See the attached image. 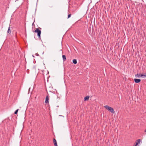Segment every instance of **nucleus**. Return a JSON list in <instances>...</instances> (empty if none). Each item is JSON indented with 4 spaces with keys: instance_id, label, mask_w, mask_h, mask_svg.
Wrapping results in <instances>:
<instances>
[{
    "instance_id": "1",
    "label": "nucleus",
    "mask_w": 146,
    "mask_h": 146,
    "mask_svg": "<svg viewBox=\"0 0 146 146\" xmlns=\"http://www.w3.org/2000/svg\"><path fill=\"white\" fill-rule=\"evenodd\" d=\"M104 108L108 110L111 113L113 114H114L115 113V111H114L113 109V108L110 107L108 105L105 106H104Z\"/></svg>"
},
{
    "instance_id": "2",
    "label": "nucleus",
    "mask_w": 146,
    "mask_h": 146,
    "mask_svg": "<svg viewBox=\"0 0 146 146\" xmlns=\"http://www.w3.org/2000/svg\"><path fill=\"white\" fill-rule=\"evenodd\" d=\"M35 33H37V35L39 38H40V34L41 33V31L39 30L38 29H36V30L35 31Z\"/></svg>"
},
{
    "instance_id": "3",
    "label": "nucleus",
    "mask_w": 146,
    "mask_h": 146,
    "mask_svg": "<svg viewBox=\"0 0 146 146\" xmlns=\"http://www.w3.org/2000/svg\"><path fill=\"white\" fill-rule=\"evenodd\" d=\"M142 142L141 140V139H138L137 140V142H136V144L135 146H137L139 144L141 143Z\"/></svg>"
},
{
    "instance_id": "4",
    "label": "nucleus",
    "mask_w": 146,
    "mask_h": 146,
    "mask_svg": "<svg viewBox=\"0 0 146 146\" xmlns=\"http://www.w3.org/2000/svg\"><path fill=\"white\" fill-rule=\"evenodd\" d=\"M141 80L140 79H134V81L135 83H139L141 81Z\"/></svg>"
},
{
    "instance_id": "5",
    "label": "nucleus",
    "mask_w": 146,
    "mask_h": 146,
    "mask_svg": "<svg viewBox=\"0 0 146 146\" xmlns=\"http://www.w3.org/2000/svg\"><path fill=\"white\" fill-rule=\"evenodd\" d=\"M48 103V96H46L45 98V103L47 104Z\"/></svg>"
},
{
    "instance_id": "6",
    "label": "nucleus",
    "mask_w": 146,
    "mask_h": 146,
    "mask_svg": "<svg viewBox=\"0 0 146 146\" xmlns=\"http://www.w3.org/2000/svg\"><path fill=\"white\" fill-rule=\"evenodd\" d=\"M53 142H54V145L55 146H57V143L56 140L55 139H53Z\"/></svg>"
},
{
    "instance_id": "7",
    "label": "nucleus",
    "mask_w": 146,
    "mask_h": 146,
    "mask_svg": "<svg viewBox=\"0 0 146 146\" xmlns=\"http://www.w3.org/2000/svg\"><path fill=\"white\" fill-rule=\"evenodd\" d=\"M72 62L73 64H76L77 62V60L76 59H73V60Z\"/></svg>"
},
{
    "instance_id": "8",
    "label": "nucleus",
    "mask_w": 146,
    "mask_h": 146,
    "mask_svg": "<svg viewBox=\"0 0 146 146\" xmlns=\"http://www.w3.org/2000/svg\"><path fill=\"white\" fill-rule=\"evenodd\" d=\"M63 60V61H65L66 60V56L65 55H63L62 56Z\"/></svg>"
},
{
    "instance_id": "9",
    "label": "nucleus",
    "mask_w": 146,
    "mask_h": 146,
    "mask_svg": "<svg viewBox=\"0 0 146 146\" xmlns=\"http://www.w3.org/2000/svg\"><path fill=\"white\" fill-rule=\"evenodd\" d=\"M89 98V96H87L84 98V100L85 101L88 100Z\"/></svg>"
},
{
    "instance_id": "10",
    "label": "nucleus",
    "mask_w": 146,
    "mask_h": 146,
    "mask_svg": "<svg viewBox=\"0 0 146 146\" xmlns=\"http://www.w3.org/2000/svg\"><path fill=\"white\" fill-rule=\"evenodd\" d=\"M7 33H11V31L10 30V27H9V28H8V31H7Z\"/></svg>"
},
{
    "instance_id": "11",
    "label": "nucleus",
    "mask_w": 146,
    "mask_h": 146,
    "mask_svg": "<svg viewBox=\"0 0 146 146\" xmlns=\"http://www.w3.org/2000/svg\"><path fill=\"white\" fill-rule=\"evenodd\" d=\"M140 77H146V74H145V75L143 74H140Z\"/></svg>"
},
{
    "instance_id": "12",
    "label": "nucleus",
    "mask_w": 146,
    "mask_h": 146,
    "mask_svg": "<svg viewBox=\"0 0 146 146\" xmlns=\"http://www.w3.org/2000/svg\"><path fill=\"white\" fill-rule=\"evenodd\" d=\"M19 110V109H18L17 110L15 111V112H14V113L15 114H16L17 113V112H18V111Z\"/></svg>"
},
{
    "instance_id": "13",
    "label": "nucleus",
    "mask_w": 146,
    "mask_h": 146,
    "mask_svg": "<svg viewBox=\"0 0 146 146\" xmlns=\"http://www.w3.org/2000/svg\"><path fill=\"white\" fill-rule=\"evenodd\" d=\"M140 74H136L135 75V77L137 76V77H140Z\"/></svg>"
},
{
    "instance_id": "14",
    "label": "nucleus",
    "mask_w": 146,
    "mask_h": 146,
    "mask_svg": "<svg viewBox=\"0 0 146 146\" xmlns=\"http://www.w3.org/2000/svg\"><path fill=\"white\" fill-rule=\"evenodd\" d=\"M71 14H69L68 15V19L69 18H70L71 16Z\"/></svg>"
},
{
    "instance_id": "15",
    "label": "nucleus",
    "mask_w": 146,
    "mask_h": 146,
    "mask_svg": "<svg viewBox=\"0 0 146 146\" xmlns=\"http://www.w3.org/2000/svg\"><path fill=\"white\" fill-rule=\"evenodd\" d=\"M35 55L36 56H39V54L38 53H36L35 54Z\"/></svg>"
},
{
    "instance_id": "16",
    "label": "nucleus",
    "mask_w": 146,
    "mask_h": 146,
    "mask_svg": "<svg viewBox=\"0 0 146 146\" xmlns=\"http://www.w3.org/2000/svg\"><path fill=\"white\" fill-rule=\"evenodd\" d=\"M59 116H60V117H64V116H63L62 115H59Z\"/></svg>"
},
{
    "instance_id": "17",
    "label": "nucleus",
    "mask_w": 146,
    "mask_h": 146,
    "mask_svg": "<svg viewBox=\"0 0 146 146\" xmlns=\"http://www.w3.org/2000/svg\"><path fill=\"white\" fill-rule=\"evenodd\" d=\"M32 56H33V57H34V55H32Z\"/></svg>"
}]
</instances>
